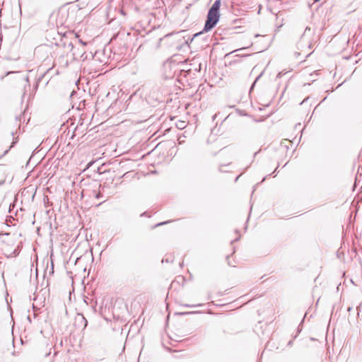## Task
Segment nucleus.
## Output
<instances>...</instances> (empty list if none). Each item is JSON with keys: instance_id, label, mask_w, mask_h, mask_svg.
Segmentation results:
<instances>
[{"instance_id": "f257e3e1", "label": "nucleus", "mask_w": 362, "mask_h": 362, "mask_svg": "<svg viewBox=\"0 0 362 362\" xmlns=\"http://www.w3.org/2000/svg\"><path fill=\"white\" fill-rule=\"evenodd\" d=\"M221 6V0H216L212 6L209 8L207 18L205 23L204 30L207 32L211 30L219 20V8Z\"/></svg>"}, {"instance_id": "f03ea898", "label": "nucleus", "mask_w": 362, "mask_h": 362, "mask_svg": "<svg viewBox=\"0 0 362 362\" xmlns=\"http://www.w3.org/2000/svg\"><path fill=\"white\" fill-rule=\"evenodd\" d=\"M176 127L179 129H183L186 127V123L184 121H179L177 124H176Z\"/></svg>"}, {"instance_id": "7ed1b4c3", "label": "nucleus", "mask_w": 362, "mask_h": 362, "mask_svg": "<svg viewBox=\"0 0 362 362\" xmlns=\"http://www.w3.org/2000/svg\"><path fill=\"white\" fill-rule=\"evenodd\" d=\"M202 305L201 304H199L197 305H188V304H185V305H183V306L185 307H188V308H193V307H196V306H201Z\"/></svg>"}, {"instance_id": "20e7f679", "label": "nucleus", "mask_w": 362, "mask_h": 362, "mask_svg": "<svg viewBox=\"0 0 362 362\" xmlns=\"http://www.w3.org/2000/svg\"><path fill=\"white\" fill-rule=\"evenodd\" d=\"M68 47H69L71 49H72L74 48L73 44L71 42H69Z\"/></svg>"}, {"instance_id": "39448f33", "label": "nucleus", "mask_w": 362, "mask_h": 362, "mask_svg": "<svg viewBox=\"0 0 362 362\" xmlns=\"http://www.w3.org/2000/svg\"><path fill=\"white\" fill-rule=\"evenodd\" d=\"M168 222H163V223H160L156 225V226H161V225H163V224H165L167 223Z\"/></svg>"}, {"instance_id": "423d86ee", "label": "nucleus", "mask_w": 362, "mask_h": 362, "mask_svg": "<svg viewBox=\"0 0 362 362\" xmlns=\"http://www.w3.org/2000/svg\"><path fill=\"white\" fill-rule=\"evenodd\" d=\"M308 30H310V28H308V27H307V28H305V32H307Z\"/></svg>"}, {"instance_id": "0eeeda50", "label": "nucleus", "mask_w": 362, "mask_h": 362, "mask_svg": "<svg viewBox=\"0 0 362 362\" xmlns=\"http://www.w3.org/2000/svg\"><path fill=\"white\" fill-rule=\"evenodd\" d=\"M100 193H98V194L96 195V198H99V197H100Z\"/></svg>"}, {"instance_id": "6e6552de", "label": "nucleus", "mask_w": 362, "mask_h": 362, "mask_svg": "<svg viewBox=\"0 0 362 362\" xmlns=\"http://www.w3.org/2000/svg\"><path fill=\"white\" fill-rule=\"evenodd\" d=\"M80 42L83 44V45H85V43L82 42L81 40H80Z\"/></svg>"}, {"instance_id": "1a4fd4ad", "label": "nucleus", "mask_w": 362, "mask_h": 362, "mask_svg": "<svg viewBox=\"0 0 362 362\" xmlns=\"http://www.w3.org/2000/svg\"><path fill=\"white\" fill-rule=\"evenodd\" d=\"M308 98L305 99L304 100H303L302 103H305V101L307 100Z\"/></svg>"}, {"instance_id": "9d476101", "label": "nucleus", "mask_w": 362, "mask_h": 362, "mask_svg": "<svg viewBox=\"0 0 362 362\" xmlns=\"http://www.w3.org/2000/svg\"><path fill=\"white\" fill-rule=\"evenodd\" d=\"M320 0H314L315 2H317L319 1Z\"/></svg>"}]
</instances>
